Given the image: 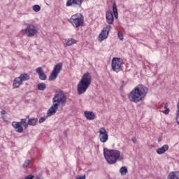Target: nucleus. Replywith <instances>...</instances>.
Returning a JSON list of instances; mask_svg holds the SVG:
<instances>
[{
  "mask_svg": "<svg viewBox=\"0 0 179 179\" xmlns=\"http://www.w3.org/2000/svg\"><path fill=\"white\" fill-rule=\"evenodd\" d=\"M53 105L48 110V117H51L57 113L58 110V106L59 104L62 107H65V104H66V95L62 90H57L55 92V94L52 99Z\"/></svg>",
  "mask_w": 179,
  "mask_h": 179,
  "instance_id": "1",
  "label": "nucleus"
},
{
  "mask_svg": "<svg viewBox=\"0 0 179 179\" xmlns=\"http://www.w3.org/2000/svg\"><path fill=\"white\" fill-rule=\"evenodd\" d=\"M149 90L143 85H138L128 94L129 101L139 103L146 97Z\"/></svg>",
  "mask_w": 179,
  "mask_h": 179,
  "instance_id": "2",
  "label": "nucleus"
},
{
  "mask_svg": "<svg viewBox=\"0 0 179 179\" xmlns=\"http://www.w3.org/2000/svg\"><path fill=\"white\" fill-rule=\"evenodd\" d=\"M103 156L108 164H115L118 160H122L121 151L118 150L103 149Z\"/></svg>",
  "mask_w": 179,
  "mask_h": 179,
  "instance_id": "3",
  "label": "nucleus"
},
{
  "mask_svg": "<svg viewBox=\"0 0 179 179\" xmlns=\"http://www.w3.org/2000/svg\"><path fill=\"white\" fill-rule=\"evenodd\" d=\"M90 85H92V74L87 72L83 75L80 81L77 85L78 94H83V93H86V90L89 89Z\"/></svg>",
  "mask_w": 179,
  "mask_h": 179,
  "instance_id": "4",
  "label": "nucleus"
},
{
  "mask_svg": "<svg viewBox=\"0 0 179 179\" xmlns=\"http://www.w3.org/2000/svg\"><path fill=\"white\" fill-rule=\"evenodd\" d=\"M69 22L71 23V24H72V26H73V27H80L83 26V15L80 13L74 14L69 20Z\"/></svg>",
  "mask_w": 179,
  "mask_h": 179,
  "instance_id": "5",
  "label": "nucleus"
},
{
  "mask_svg": "<svg viewBox=\"0 0 179 179\" xmlns=\"http://www.w3.org/2000/svg\"><path fill=\"white\" fill-rule=\"evenodd\" d=\"M27 27L22 31L26 34L27 37H34L38 33V29L33 24L25 23Z\"/></svg>",
  "mask_w": 179,
  "mask_h": 179,
  "instance_id": "6",
  "label": "nucleus"
},
{
  "mask_svg": "<svg viewBox=\"0 0 179 179\" xmlns=\"http://www.w3.org/2000/svg\"><path fill=\"white\" fill-rule=\"evenodd\" d=\"M111 31V25L106 26L101 31V34L99 35L98 41L101 43V41L108 38V34Z\"/></svg>",
  "mask_w": 179,
  "mask_h": 179,
  "instance_id": "7",
  "label": "nucleus"
},
{
  "mask_svg": "<svg viewBox=\"0 0 179 179\" xmlns=\"http://www.w3.org/2000/svg\"><path fill=\"white\" fill-rule=\"evenodd\" d=\"M62 71V63H59L56 64L49 76V80H55L57 79V77L58 76V73Z\"/></svg>",
  "mask_w": 179,
  "mask_h": 179,
  "instance_id": "8",
  "label": "nucleus"
},
{
  "mask_svg": "<svg viewBox=\"0 0 179 179\" xmlns=\"http://www.w3.org/2000/svg\"><path fill=\"white\" fill-rule=\"evenodd\" d=\"M122 65V59L118 57H114L112 60L111 66L113 71L115 72H120L121 71V66Z\"/></svg>",
  "mask_w": 179,
  "mask_h": 179,
  "instance_id": "9",
  "label": "nucleus"
},
{
  "mask_svg": "<svg viewBox=\"0 0 179 179\" xmlns=\"http://www.w3.org/2000/svg\"><path fill=\"white\" fill-rule=\"evenodd\" d=\"M99 141L101 143H106V142H107V141H108V131H107V130L106 129V128L104 127H101L99 129Z\"/></svg>",
  "mask_w": 179,
  "mask_h": 179,
  "instance_id": "10",
  "label": "nucleus"
},
{
  "mask_svg": "<svg viewBox=\"0 0 179 179\" xmlns=\"http://www.w3.org/2000/svg\"><path fill=\"white\" fill-rule=\"evenodd\" d=\"M82 3H83V0H68L66 6L71 8H82Z\"/></svg>",
  "mask_w": 179,
  "mask_h": 179,
  "instance_id": "11",
  "label": "nucleus"
},
{
  "mask_svg": "<svg viewBox=\"0 0 179 179\" xmlns=\"http://www.w3.org/2000/svg\"><path fill=\"white\" fill-rule=\"evenodd\" d=\"M106 23H108V24H114V15L113 14V11L111 10L106 11Z\"/></svg>",
  "mask_w": 179,
  "mask_h": 179,
  "instance_id": "12",
  "label": "nucleus"
},
{
  "mask_svg": "<svg viewBox=\"0 0 179 179\" xmlns=\"http://www.w3.org/2000/svg\"><path fill=\"white\" fill-rule=\"evenodd\" d=\"M36 73H38V75L39 76V79L41 80H47V75H45V73H44V71H43L42 67H38L36 69Z\"/></svg>",
  "mask_w": 179,
  "mask_h": 179,
  "instance_id": "13",
  "label": "nucleus"
},
{
  "mask_svg": "<svg viewBox=\"0 0 179 179\" xmlns=\"http://www.w3.org/2000/svg\"><path fill=\"white\" fill-rule=\"evenodd\" d=\"M84 115L87 120L89 121H93L94 118H96V114L93 113V111H85L84 112Z\"/></svg>",
  "mask_w": 179,
  "mask_h": 179,
  "instance_id": "14",
  "label": "nucleus"
},
{
  "mask_svg": "<svg viewBox=\"0 0 179 179\" xmlns=\"http://www.w3.org/2000/svg\"><path fill=\"white\" fill-rule=\"evenodd\" d=\"M12 127L16 129V132L22 134L23 132V126L19 122H13Z\"/></svg>",
  "mask_w": 179,
  "mask_h": 179,
  "instance_id": "15",
  "label": "nucleus"
},
{
  "mask_svg": "<svg viewBox=\"0 0 179 179\" xmlns=\"http://www.w3.org/2000/svg\"><path fill=\"white\" fill-rule=\"evenodd\" d=\"M169 150V145L165 144L162 147L158 148L156 152L157 155H164Z\"/></svg>",
  "mask_w": 179,
  "mask_h": 179,
  "instance_id": "16",
  "label": "nucleus"
},
{
  "mask_svg": "<svg viewBox=\"0 0 179 179\" xmlns=\"http://www.w3.org/2000/svg\"><path fill=\"white\" fill-rule=\"evenodd\" d=\"M22 82L23 81H22L20 77L15 78L13 83V89H17V87H20V85H22Z\"/></svg>",
  "mask_w": 179,
  "mask_h": 179,
  "instance_id": "17",
  "label": "nucleus"
},
{
  "mask_svg": "<svg viewBox=\"0 0 179 179\" xmlns=\"http://www.w3.org/2000/svg\"><path fill=\"white\" fill-rule=\"evenodd\" d=\"M168 179H179V171L171 172L168 176Z\"/></svg>",
  "mask_w": 179,
  "mask_h": 179,
  "instance_id": "18",
  "label": "nucleus"
},
{
  "mask_svg": "<svg viewBox=\"0 0 179 179\" xmlns=\"http://www.w3.org/2000/svg\"><path fill=\"white\" fill-rule=\"evenodd\" d=\"M38 121V120L36 117L29 118L28 120V125H31L32 127H36V125H37Z\"/></svg>",
  "mask_w": 179,
  "mask_h": 179,
  "instance_id": "19",
  "label": "nucleus"
},
{
  "mask_svg": "<svg viewBox=\"0 0 179 179\" xmlns=\"http://www.w3.org/2000/svg\"><path fill=\"white\" fill-rule=\"evenodd\" d=\"M21 78L22 82H26V80H29L30 79V75L28 73H22L19 76Z\"/></svg>",
  "mask_w": 179,
  "mask_h": 179,
  "instance_id": "20",
  "label": "nucleus"
},
{
  "mask_svg": "<svg viewBox=\"0 0 179 179\" xmlns=\"http://www.w3.org/2000/svg\"><path fill=\"white\" fill-rule=\"evenodd\" d=\"M37 89L38 90H45L47 89V85L44 83H40L37 85Z\"/></svg>",
  "mask_w": 179,
  "mask_h": 179,
  "instance_id": "21",
  "label": "nucleus"
},
{
  "mask_svg": "<svg viewBox=\"0 0 179 179\" xmlns=\"http://www.w3.org/2000/svg\"><path fill=\"white\" fill-rule=\"evenodd\" d=\"M113 12L115 19H118V11L117 10V4L115 3L113 4Z\"/></svg>",
  "mask_w": 179,
  "mask_h": 179,
  "instance_id": "22",
  "label": "nucleus"
},
{
  "mask_svg": "<svg viewBox=\"0 0 179 179\" xmlns=\"http://www.w3.org/2000/svg\"><path fill=\"white\" fill-rule=\"evenodd\" d=\"M120 173L121 176H127L128 174V169L127 166H122L120 169Z\"/></svg>",
  "mask_w": 179,
  "mask_h": 179,
  "instance_id": "23",
  "label": "nucleus"
},
{
  "mask_svg": "<svg viewBox=\"0 0 179 179\" xmlns=\"http://www.w3.org/2000/svg\"><path fill=\"white\" fill-rule=\"evenodd\" d=\"M76 43H78V41L73 39V38H69L68 39L66 45L69 46V45H72V44H76Z\"/></svg>",
  "mask_w": 179,
  "mask_h": 179,
  "instance_id": "24",
  "label": "nucleus"
},
{
  "mask_svg": "<svg viewBox=\"0 0 179 179\" xmlns=\"http://www.w3.org/2000/svg\"><path fill=\"white\" fill-rule=\"evenodd\" d=\"M47 114H48V111L47 112ZM48 117H50V116H48V115H47V116L41 117L38 120L39 124H43V122H44L45 120L48 118Z\"/></svg>",
  "mask_w": 179,
  "mask_h": 179,
  "instance_id": "25",
  "label": "nucleus"
},
{
  "mask_svg": "<svg viewBox=\"0 0 179 179\" xmlns=\"http://www.w3.org/2000/svg\"><path fill=\"white\" fill-rule=\"evenodd\" d=\"M33 10L34 12H40V10H41V7L39 5H34L33 6Z\"/></svg>",
  "mask_w": 179,
  "mask_h": 179,
  "instance_id": "26",
  "label": "nucleus"
},
{
  "mask_svg": "<svg viewBox=\"0 0 179 179\" xmlns=\"http://www.w3.org/2000/svg\"><path fill=\"white\" fill-rule=\"evenodd\" d=\"M117 37H118L119 40H120L121 41H122V40H124V34H122V31H118Z\"/></svg>",
  "mask_w": 179,
  "mask_h": 179,
  "instance_id": "27",
  "label": "nucleus"
},
{
  "mask_svg": "<svg viewBox=\"0 0 179 179\" xmlns=\"http://www.w3.org/2000/svg\"><path fill=\"white\" fill-rule=\"evenodd\" d=\"M18 122L23 125V127H27V125H29V124L26 122V119H21V121Z\"/></svg>",
  "mask_w": 179,
  "mask_h": 179,
  "instance_id": "28",
  "label": "nucleus"
},
{
  "mask_svg": "<svg viewBox=\"0 0 179 179\" xmlns=\"http://www.w3.org/2000/svg\"><path fill=\"white\" fill-rule=\"evenodd\" d=\"M30 163H31L30 160H29V159L26 160L23 164V167H24V168L29 167Z\"/></svg>",
  "mask_w": 179,
  "mask_h": 179,
  "instance_id": "29",
  "label": "nucleus"
},
{
  "mask_svg": "<svg viewBox=\"0 0 179 179\" xmlns=\"http://www.w3.org/2000/svg\"><path fill=\"white\" fill-rule=\"evenodd\" d=\"M33 178H34V176L33 175H29L25 177V179H33Z\"/></svg>",
  "mask_w": 179,
  "mask_h": 179,
  "instance_id": "30",
  "label": "nucleus"
},
{
  "mask_svg": "<svg viewBox=\"0 0 179 179\" xmlns=\"http://www.w3.org/2000/svg\"><path fill=\"white\" fill-rule=\"evenodd\" d=\"M164 114H169V113H170V109L169 108H166L165 110H164Z\"/></svg>",
  "mask_w": 179,
  "mask_h": 179,
  "instance_id": "31",
  "label": "nucleus"
},
{
  "mask_svg": "<svg viewBox=\"0 0 179 179\" xmlns=\"http://www.w3.org/2000/svg\"><path fill=\"white\" fill-rule=\"evenodd\" d=\"M131 141L133 142V143L135 145V143H136V137H133L131 138Z\"/></svg>",
  "mask_w": 179,
  "mask_h": 179,
  "instance_id": "32",
  "label": "nucleus"
},
{
  "mask_svg": "<svg viewBox=\"0 0 179 179\" xmlns=\"http://www.w3.org/2000/svg\"><path fill=\"white\" fill-rule=\"evenodd\" d=\"M164 108H165V110H167V108H169V104L167 103H165Z\"/></svg>",
  "mask_w": 179,
  "mask_h": 179,
  "instance_id": "33",
  "label": "nucleus"
},
{
  "mask_svg": "<svg viewBox=\"0 0 179 179\" xmlns=\"http://www.w3.org/2000/svg\"><path fill=\"white\" fill-rule=\"evenodd\" d=\"M1 115H5V114H6V110H2L1 112Z\"/></svg>",
  "mask_w": 179,
  "mask_h": 179,
  "instance_id": "34",
  "label": "nucleus"
},
{
  "mask_svg": "<svg viewBox=\"0 0 179 179\" xmlns=\"http://www.w3.org/2000/svg\"><path fill=\"white\" fill-rule=\"evenodd\" d=\"M158 142H162V138H158Z\"/></svg>",
  "mask_w": 179,
  "mask_h": 179,
  "instance_id": "35",
  "label": "nucleus"
},
{
  "mask_svg": "<svg viewBox=\"0 0 179 179\" xmlns=\"http://www.w3.org/2000/svg\"><path fill=\"white\" fill-rule=\"evenodd\" d=\"M176 122H177L178 125H179V121H178V120H176Z\"/></svg>",
  "mask_w": 179,
  "mask_h": 179,
  "instance_id": "36",
  "label": "nucleus"
},
{
  "mask_svg": "<svg viewBox=\"0 0 179 179\" xmlns=\"http://www.w3.org/2000/svg\"><path fill=\"white\" fill-rule=\"evenodd\" d=\"M3 120L5 121V117H3V115H1Z\"/></svg>",
  "mask_w": 179,
  "mask_h": 179,
  "instance_id": "37",
  "label": "nucleus"
}]
</instances>
